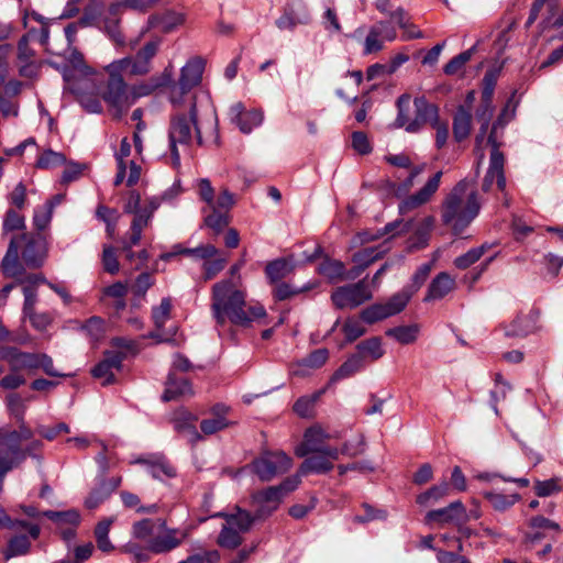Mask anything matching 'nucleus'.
I'll use <instances>...</instances> for the list:
<instances>
[{
  "mask_svg": "<svg viewBox=\"0 0 563 563\" xmlns=\"http://www.w3.org/2000/svg\"><path fill=\"white\" fill-rule=\"evenodd\" d=\"M211 310L218 325H223L228 318L233 324L247 327L254 320L266 316L262 305L246 309L245 294L235 289L231 280H222L213 285Z\"/></svg>",
  "mask_w": 563,
  "mask_h": 563,
  "instance_id": "obj_1",
  "label": "nucleus"
},
{
  "mask_svg": "<svg viewBox=\"0 0 563 563\" xmlns=\"http://www.w3.org/2000/svg\"><path fill=\"white\" fill-rule=\"evenodd\" d=\"M481 210L478 192L466 178L460 180L444 197L441 220L456 236L474 221Z\"/></svg>",
  "mask_w": 563,
  "mask_h": 563,
  "instance_id": "obj_2",
  "label": "nucleus"
},
{
  "mask_svg": "<svg viewBox=\"0 0 563 563\" xmlns=\"http://www.w3.org/2000/svg\"><path fill=\"white\" fill-rule=\"evenodd\" d=\"M175 113L172 114L168 128V143L172 157V165L175 168L180 167V153L178 145L187 147L194 140L198 145H202L201 131L198 125V111L196 97L189 99L188 111L180 107H174Z\"/></svg>",
  "mask_w": 563,
  "mask_h": 563,
  "instance_id": "obj_3",
  "label": "nucleus"
},
{
  "mask_svg": "<svg viewBox=\"0 0 563 563\" xmlns=\"http://www.w3.org/2000/svg\"><path fill=\"white\" fill-rule=\"evenodd\" d=\"M20 252L27 267L37 268L43 265L46 256L44 240L41 235L32 233L13 235L1 262L2 272L7 277H18L23 273V266L19 262Z\"/></svg>",
  "mask_w": 563,
  "mask_h": 563,
  "instance_id": "obj_4",
  "label": "nucleus"
},
{
  "mask_svg": "<svg viewBox=\"0 0 563 563\" xmlns=\"http://www.w3.org/2000/svg\"><path fill=\"white\" fill-rule=\"evenodd\" d=\"M31 437V430L23 424L18 431H9L0 435V489L9 471L19 466L27 455L36 457L33 451L42 448L41 441H33L25 450L21 449L22 441Z\"/></svg>",
  "mask_w": 563,
  "mask_h": 563,
  "instance_id": "obj_5",
  "label": "nucleus"
},
{
  "mask_svg": "<svg viewBox=\"0 0 563 563\" xmlns=\"http://www.w3.org/2000/svg\"><path fill=\"white\" fill-rule=\"evenodd\" d=\"M514 117V113H508V106H506L496 121L493 123L492 130L487 137V143L490 145L489 166L483 179L482 189L487 192L490 190L493 183L496 180L497 188L501 192L506 190V176H505V155L500 152L503 130L508 121Z\"/></svg>",
  "mask_w": 563,
  "mask_h": 563,
  "instance_id": "obj_6",
  "label": "nucleus"
},
{
  "mask_svg": "<svg viewBox=\"0 0 563 563\" xmlns=\"http://www.w3.org/2000/svg\"><path fill=\"white\" fill-rule=\"evenodd\" d=\"M119 64L112 62L104 66L108 80L100 93L101 99L107 103L114 117L121 118L132 106L129 86L125 82Z\"/></svg>",
  "mask_w": 563,
  "mask_h": 563,
  "instance_id": "obj_7",
  "label": "nucleus"
},
{
  "mask_svg": "<svg viewBox=\"0 0 563 563\" xmlns=\"http://www.w3.org/2000/svg\"><path fill=\"white\" fill-rule=\"evenodd\" d=\"M298 475L287 477L279 485L269 486L254 492L251 495V504L255 508L256 517L262 519L271 516L278 509L287 494L294 492L300 484Z\"/></svg>",
  "mask_w": 563,
  "mask_h": 563,
  "instance_id": "obj_8",
  "label": "nucleus"
},
{
  "mask_svg": "<svg viewBox=\"0 0 563 563\" xmlns=\"http://www.w3.org/2000/svg\"><path fill=\"white\" fill-rule=\"evenodd\" d=\"M205 59L199 56L191 57L181 67L177 81L172 79L169 87V101L173 107H180L185 103L186 96L202 80Z\"/></svg>",
  "mask_w": 563,
  "mask_h": 563,
  "instance_id": "obj_9",
  "label": "nucleus"
},
{
  "mask_svg": "<svg viewBox=\"0 0 563 563\" xmlns=\"http://www.w3.org/2000/svg\"><path fill=\"white\" fill-rule=\"evenodd\" d=\"M109 7L106 9L104 0H89L84 7L82 15L79 18V24L82 26L98 27L103 31L111 41L117 45H124L125 40L120 30L121 20L115 21V31L119 36L114 35L108 27L109 23Z\"/></svg>",
  "mask_w": 563,
  "mask_h": 563,
  "instance_id": "obj_10",
  "label": "nucleus"
},
{
  "mask_svg": "<svg viewBox=\"0 0 563 563\" xmlns=\"http://www.w3.org/2000/svg\"><path fill=\"white\" fill-rule=\"evenodd\" d=\"M291 467V459L283 451H266L251 464V471L262 482H269Z\"/></svg>",
  "mask_w": 563,
  "mask_h": 563,
  "instance_id": "obj_11",
  "label": "nucleus"
},
{
  "mask_svg": "<svg viewBox=\"0 0 563 563\" xmlns=\"http://www.w3.org/2000/svg\"><path fill=\"white\" fill-rule=\"evenodd\" d=\"M161 40H153L141 47L134 56H126L115 59L112 63L119 64L120 69L131 76H145L152 70V60L156 56Z\"/></svg>",
  "mask_w": 563,
  "mask_h": 563,
  "instance_id": "obj_12",
  "label": "nucleus"
},
{
  "mask_svg": "<svg viewBox=\"0 0 563 563\" xmlns=\"http://www.w3.org/2000/svg\"><path fill=\"white\" fill-rule=\"evenodd\" d=\"M373 298V291L365 279L338 287L331 294V300L338 309H354Z\"/></svg>",
  "mask_w": 563,
  "mask_h": 563,
  "instance_id": "obj_13",
  "label": "nucleus"
},
{
  "mask_svg": "<svg viewBox=\"0 0 563 563\" xmlns=\"http://www.w3.org/2000/svg\"><path fill=\"white\" fill-rule=\"evenodd\" d=\"M409 301L410 292L399 291L393 295L385 303H374L363 309L361 312V319L367 324L376 323L400 313Z\"/></svg>",
  "mask_w": 563,
  "mask_h": 563,
  "instance_id": "obj_14",
  "label": "nucleus"
},
{
  "mask_svg": "<svg viewBox=\"0 0 563 563\" xmlns=\"http://www.w3.org/2000/svg\"><path fill=\"white\" fill-rule=\"evenodd\" d=\"M157 534L148 539L147 550L155 554L168 553L178 548L187 533L176 528H168L164 519H156Z\"/></svg>",
  "mask_w": 563,
  "mask_h": 563,
  "instance_id": "obj_15",
  "label": "nucleus"
},
{
  "mask_svg": "<svg viewBox=\"0 0 563 563\" xmlns=\"http://www.w3.org/2000/svg\"><path fill=\"white\" fill-rule=\"evenodd\" d=\"M329 439L330 435L320 427H311L306 430L303 441L297 446L296 454L303 457L310 453H322L332 459H339V449L327 445L325 442Z\"/></svg>",
  "mask_w": 563,
  "mask_h": 563,
  "instance_id": "obj_16",
  "label": "nucleus"
},
{
  "mask_svg": "<svg viewBox=\"0 0 563 563\" xmlns=\"http://www.w3.org/2000/svg\"><path fill=\"white\" fill-rule=\"evenodd\" d=\"M97 80L98 77L65 87V90L73 93L80 106L89 113L102 112L101 91Z\"/></svg>",
  "mask_w": 563,
  "mask_h": 563,
  "instance_id": "obj_17",
  "label": "nucleus"
},
{
  "mask_svg": "<svg viewBox=\"0 0 563 563\" xmlns=\"http://www.w3.org/2000/svg\"><path fill=\"white\" fill-rule=\"evenodd\" d=\"M67 62L68 64L60 68L65 87L98 77V73L86 64L84 55L78 49H70Z\"/></svg>",
  "mask_w": 563,
  "mask_h": 563,
  "instance_id": "obj_18",
  "label": "nucleus"
},
{
  "mask_svg": "<svg viewBox=\"0 0 563 563\" xmlns=\"http://www.w3.org/2000/svg\"><path fill=\"white\" fill-rule=\"evenodd\" d=\"M442 175L441 170L437 172L421 189L405 198L398 206L399 213L401 216L407 214L429 202L440 187Z\"/></svg>",
  "mask_w": 563,
  "mask_h": 563,
  "instance_id": "obj_19",
  "label": "nucleus"
},
{
  "mask_svg": "<svg viewBox=\"0 0 563 563\" xmlns=\"http://www.w3.org/2000/svg\"><path fill=\"white\" fill-rule=\"evenodd\" d=\"M397 38V31L388 21H378L369 27L364 41V55L379 52L384 48V40L394 42Z\"/></svg>",
  "mask_w": 563,
  "mask_h": 563,
  "instance_id": "obj_20",
  "label": "nucleus"
},
{
  "mask_svg": "<svg viewBox=\"0 0 563 563\" xmlns=\"http://www.w3.org/2000/svg\"><path fill=\"white\" fill-rule=\"evenodd\" d=\"M415 119L408 122L406 131L409 133L418 132L426 123L433 124L439 121V108L430 103L426 97H416L413 99Z\"/></svg>",
  "mask_w": 563,
  "mask_h": 563,
  "instance_id": "obj_21",
  "label": "nucleus"
},
{
  "mask_svg": "<svg viewBox=\"0 0 563 563\" xmlns=\"http://www.w3.org/2000/svg\"><path fill=\"white\" fill-rule=\"evenodd\" d=\"M124 356L121 352H106L104 357L91 369L92 376L102 379L104 386L114 383V373L121 371Z\"/></svg>",
  "mask_w": 563,
  "mask_h": 563,
  "instance_id": "obj_22",
  "label": "nucleus"
},
{
  "mask_svg": "<svg viewBox=\"0 0 563 563\" xmlns=\"http://www.w3.org/2000/svg\"><path fill=\"white\" fill-rule=\"evenodd\" d=\"M466 509L464 505L460 500H456L444 508L428 511L424 517V521L426 523L438 522L440 525H461L466 521Z\"/></svg>",
  "mask_w": 563,
  "mask_h": 563,
  "instance_id": "obj_23",
  "label": "nucleus"
},
{
  "mask_svg": "<svg viewBox=\"0 0 563 563\" xmlns=\"http://www.w3.org/2000/svg\"><path fill=\"white\" fill-rule=\"evenodd\" d=\"M161 0H123V1H114L109 4V29L117 36L118 33L115 31V21L121 20L123 9L128 8L140 13H145L155 7Z\"/></svg>",
  "mask_w": 563,
  "mask_h": 563,
  "instance_id": "obj_24",
  "label": "nucleus"
},
{
  "mask_svg": "<svg viewBox=\"0 0 563 563\" xmlns=\"http://www.w3.org/2000/svg\"><path fill=\"white\" fill-rule=\"evenodd\" d=\"M0 360L7 361L12 372L37 368V353L22 352L14 346H4Z\"/></svg>",
  "mask_w": 563,
  "mask_h": 563,
  "instance_id": "obj_25",
  "label": "nucleus"
},
{
  "mask_svg": "<svg viewBox=\"0 0 563 563\" xmlns=\"http://www.w3.org/2000/svg\"><path fill=\"white\" fill-rule=\"evenodd\" d=\"M170 82L172 70L169 68H165L159 76H153L146 81L132 85L129 87L132 104H134L137 99L152 95L158 88L167 87Z\"/></svg>",
  "mask_w": 563,
  "mask_h": 563,
  "instance_id": "obj_26",
  "label": "nucleus"
},
{
  "mask_svg": "<svg viewBox=\"0 0 563 563\" xmlns=\"http://www.w3.org/2000/svg\"><path fill=\"white\" fill-rule=\"evenodd\" d=\"M230 112L232 121L243 133H250L254 128L261 125L264 119L263 112L260 110L245 112L241 102L233 104Z\"/></svg>",
  "mask_w": 563,
  "mask_h": 563,
  "instance_id": "obj_27",
  "label": "nucleus"
},
{
  "mask_svg": "<svg viewBox=\"0 0 563 563\" xmlns=\"http://www.w3.org/2000/svg\"><path fill=\"white\" fill-rule=\"evenodd\" d=\"M134 463L144 464L148 468V473L155 479H163L164 477L172 478L176 476V470L169 464L164 455L151 454L141 456Z\"/></svg>",
  "mask_w": 563,
  "mask_h": 563,
  "instance_id": "obj_28",
  "label": "nucleus"
},
{
  "mask_svg": "<svg viewBox=\"0 0 563 563\" xmlns=\"http://www.w3.org/2000/svg\"><path fill=\"white\" fill-rule=\"evenodd\" d=\"M196 421L197 417L185 409L177 411L173 419L174 429L178 433L186 434L191 444H196L198 441L202 440V435L195 426Z\"/></svg>",
  "mask_w": 563,
  "mask_h": 563,
  "instance_id": "obj_29",
  "label": "nucleus"
},
{
  "mask_svg": "<svg viewBox=\"0 0 563 563\" xmlns=\"http://www.w3.org/2000/svg\"><path fill=\"white\" fill-rule=\"evenodd\" d=\"M455 288V278L449 273H439L430 283L428 287L424 301L440 300L444 298Z\"/></svg>",
  "mask_w": 563,
  "mask_h": 563,
  "instance_id": "obj_30",
  "label": "nucleus"
},
{
  "mask_svg": "<svg viewBox=\"0 0 563 563\" xmlns=\"http://www.w3.org/2000/svg\"><path fill=\"white\" fill-rule=\"evenodd\" d=\"M312 455L307 457L302 464L300 465L298 476L307 475L309 473L324 474L330 472L333 468V463L335 459L328 456L322 453H311Z\"/></svg>",
  "mask_w": 563,
  "mask_h": 563,
  "instance_id": "obj_31",
  "label": "nucleus"
},
{
  "mask_svg": "<svg viewBox=\"0 0 563 563\" xmlns=\"http://www.w3.org/2000/svg\"><path fill=\"white\" fill-rule=\"evenodd\" d=\"M389 251L388 240L384 241L383 244L373 247L363 249L352 255V262L357 264L365 271L374 262L382 258Z\"/></svg>",
  "mask_w": 563,
  "mask_h": 563,
  "instance_id": "obj_32",
  "label": "nucleus"
},
{
  "mask_svg": "<svg viewBox=\"0 0 563 563\" xmlns=\"http://www.w3.org/2000/svg\"><path fill=\"white\" fill-rule=\"evenodd\" d=\"M192 395L191 384L186 378H177L173 372L168 374L166 388L162 395L164 401L174 400L180 396Z\"/></svg>",
  "mask_w": 563,
  "mask_h": 563,
  "instance_id": "obj_33",
  "label": "nucleus"
},
{
  "mask_svg": "<svg viewBox=\"0 0 563 563\" xmlns=\"http://www.w3.org/2000/svg\"><path fill=\"white\" fill-rule=\"evenodd\" d=\"M366 364L363 362L361 354L356 352L351 354L345 362L332 374L329 380V385L335 384L336 382L351 377L354 374L364 369Z\"/></svg>",
  "mask_w": 563,
  "mask_h": 563,
  "instance_id": "obj_34",
  "label": "nucleus"
},
{
  "mask_svg": "<svg viewBox=\"0 0 563 563\" xmlns=\"http://www.w3.org/2000/svg\"><path fill=\"white\" fill-rule=\"evenodd\" d=\"M390 19L395 20L397 25L402 30L401 40L410 41L416 38H422L423 33L413 24L408 18V13L401 7L397 8L390 13Z\"/></svg>",
  "mask_w": 563,
  "mask_h": 563,
  "instance_id": "obj_35",
  "label": "nucleus"
},
{
  "mask_svg": "<svg viewBox=\"0 0 563 563\" xmlns=\"http://www.w3.org/2000/svg\"><path fill=\"white\" fill-rule=\"evenodd\" d=\"M472 129V112L465 106H459L453 117V135L457 142L465 140Z\"/></svg>",
  "mask_w": 563,
  "mask_h": 563,
  "instance_id": "obj_36",
  "label": "nucleus"
},
{
  "mask_svg": "<svg viewBox=\"0 0 563 563\" xmlns=\"http://www.w3.org/2000/svg\"><path fill=\"white\" fill-rule=\"evenodd\" d=\"M184 23V15L177 12L152 14L147 19L148 29L161 27L164 33H169Z\"/></svg>",
  "mask_w": 563,
  "mask_h": 563,
  "instance_id": "obj_37",
  "label": "nucleus"
},
{
  "mask_svg": "<svg viewBox=\"0 0 563 563\" xmlns=\"http://www.w3.org/2000/svg\"><path fill=\"white\" fill-rule=\"evenodd\" d=\"M310 22V14L302 8L297 12L294 8L285 9L284 13L276 20V25L279 30H294L299 24H308Z\"/></svg>",
  "mask_w": 563,
  "mask_h": 563,
  "instance_id": "obj_38",
  "label": "nucleus"
},
{
  "mask_svg": "<svg viewBox=\"0 0 563 563\" xmlns=\"http://www.w3.org/2000/svg\"><path fill=\"white\" fill-rule=\"evenodd\" d=\"M356 353L361 354L365 364H367L368 361L373 362L379 360L385 353L382 346V339L373 336L360 342L356 345Z\"/></svg>",
  "mask_w": 563,
  "mask_h": 563,
  "instance_id": "obj_39",
  "label": "nucleus"
},
{
  "mask_svg": "<svg viewBox=\"0 0 563 563\" xmlns=\"http://www.w3.org/2000/svg\"><path fill=\"white\" fill-rule=\"evenodd\" d=\"M494 107H493V98L489 99H481V106L476 110V118L481 122V128L478 134L476 135L475 142L476 147H479L483 143L485 135L487 133L490 119L493 117Z\"/></svg>",
  "mask_w": 563,
  "mask_h": 563,
  "instance_id": "obj_40",
  "label": "nucleus"
},
{
  "mask_svg": "<svg viewBox=\"0 0 563 563\" xmlns=\"http://www.w3.org/2000/svg\"><path fill=\"white\" fill-rule=\"evenodd\" d=\"M31 550L30 536L18 534L12 537L3 551V558L9 561L15 556L26 555Z\"/></svg>",
  "mask_w": 563,
  "mask_h": 563,
  "instance_id": "obj_41",
  "label": "nucleus"
},
{
  "mask_svg": "<svg viewBox=\"0 0 563 563\" xmlns=\"http://www.w3.org/2000/svg\"><path fill=\"white\" fill-rule=\"evenodd\" d=\"M225 523L241 533L247 532L254 521L258 519L256 514L251 515L249 511L238 508L236 512L225 515Z\"/></svg>",
  "mask_w": 563,
  "mask_h": 563,
  "instance_id": "obj_42",
  "label": "nucleus"
},
{
  "mask_svg": "<svg viewBox=\"0 0 563 563\" xmlns=\"http://www.w3.org/2000/svg\"><path fill=\"white\" fill-rule=\"evenodd\" d=\"M318 273L330 282L343 280L344 278V263L339 260L324 257L318 267Z\"/></svg>",
  "mask_w": 563,
  "mask_h": 563,
  "instance_id": "obj_43",
  "label": "nucleus"
},
{
  "mask_svg": "<svg viewBox=\"0 0 563 563\" xmlns=\"http://www.w3.org/2000/svg\"><path fill=\"white\" fill-rule=\"evenodd\" d=\"M483 496L497 511H505L520 500L519 494L504 495L494 490L484 492Z\"/></svg>",
  "mask_w": 563,
  "mask_h": 563,
  "instance_id": "obj_44",
  "label": "nucleus"
},
{
  "mask_svg": "<svg viewBox=\"0 0 563 563\" xmlns=\"http://www.w3.org/2000/svg\"><path fill=\"white\" fill-rule=\"evenodd\" d=\"M292 271V265L285 258H277L269 262L265 267V274L272 284H275Z\"/></svg>",
  "mask_w": 563,
  "mask_h": 563,
  "instance_id": "obj_45",
  "label": "nucleus"
},
{
  "mask_svg": "<svg viewBox=\"0 0 563 563\" xmlns=\"http://www.w3.org/2000/svg\"><path fill=\"white\" fill-rule=\"evenodd\" d=\"M418 333L419 327L417 324L399 325L390 328L385 332L387 336L394 338L397 342L401 344L413 343L418 338Z\"/></svg>",
  "mask_w": 563,
  "mask_h": 563,
  "instance_id": "obj_46",
  "label": "nucleus"
},
{
  "mask_svg": "<svg viewBox=\"0 0 563 563\" xmlns=\"http://www.w3.org/2000/svg\"><path fill=\"white\" fill-rule=\"evenodd\" d=\"M21 284H24L23 286V295H24V302H23V317L29 316L30 313L36 311L35 305L37 302V292L35 286L37 284H34V279L30 278V275L24 279L20 282Z\"/></svg>",
  "mask_w": 563,
  "mask_h": 563,
  "instance_id": "obj_47",
  "label": "nucleus"
},
{
  "mask_svg": "<svg viewBox=\"0 0 563 563\" xmlns=\"http://www.w3.org/2000/svg\"><path fill=\"white\" fill-rule=\"evenodd\" d=\"M325 389L316 391L311 396H302L294 404V411L301 418H310L313 416L316 402L319 400Z\"/></svg>",
  "mask_w": 563,
  "mask_h": 563,
  "instance_id": "obj_48",
  "label": "nucleus"
},
{
  "mask_svg": "<svg viewBox=\"0 0 563 563\" xmlns=\"http://www.w3.org/2000/svg\"><path fill=\"white\" fill-rule=\"evenodd\" d=\"M450 486L446 482H442L441 484L434 485L430 487L428 490L419 494L416 498V501L420 506H428L430 503H437L441 498L448 495Z\"/></svg>",
  "mask_w": 563,
  "mask_h": 563,
  "instance_id": "obj_49",
  "label": "nucleus"
},
{
  "mask_svg": "<svg viewBox=\"0 0 563 563\" xmlns=\"http://www.w3.org/2000/svg\"><path fill=\"white\" fill-rule=\"evenodd\" d=\"M488 249L489 246L487 244H482L481 246L472 247L466 253L457 256L454 260L453 264L459 269H466L471 267L473 264H475L477 261H479Z\"/></svg>",
  "mask_w": 563,
  "mask_h": 563,
  "instance_id": "obj_50",
  "label": "nucleus"
},
{
  "mask_svg": "<svg viewBox=\"0 0 563 563\" xmlns=\"http://www.w3.org/2000/svg\"><path fill=\"white\" fill-rule=\"evenodd\" d=\"M111 525H112V519H104V520L100 521L96 526V529H95L97 547L99 550H101L102 552H106V553H109L114 549L113 544L111 543V541L109 539V531H110Z\"/></svg>",
  "mask_w": 563,
  "mask_h": 563,
  "instance_id": "obj_51",
  "label": "nucleus"
},
{
  "mask_svg": "<svg viewBox=\"0 0 563 563\" xmlns=\"http://www.w3.org/2000/svg\"><path fill=\"white\" fill-rule=\"evenodd\" d=\"M243 538L241 532L224 523L218 536V544L225 549H236L241 545Z\"/></svg>",
  "mask_w": 563,
  "mask_h": 563,
  "instance_id": "obj_52",
  "label": "nucleus"
},
{
  "mask_svg": "<svg viewBox=\"0 0 563 563\" xmlns=\"http://www.w3.org/2000/svg\"><path fill=\"white\" fill-rule=\"evenodd\" d=\"M476 51V45L454 56L443 68L444 74L452 76L461 71L465 64L472 58Z\"/></svg>",
  "mask_w": 563,
  "mask_h": 563,
  "instance_id": "obj_53",
  "label": "nucleus"
},
{
  "mask_svg": "<svg viewBox=\"0 0 563 563\" xmlns=\"http://www.w3.org/2000/svg\"><path fill=\"white\" fill-rule=\"evenodd\" d=\"M432 266H433V262H429V263H424V264L420 265L418 267V269L416 271V273L412 275L411 285H409L408 287H405L401 291H409L410 298H411L412 295L416 291H418L421 288V286L424 284V282L427 280V278L432 269Z\"/></svg>",
  "mask_w": 563,
  "mask_h": 563,
  "instance_id": "obj_54",
  "label": "nucleus"
},
{
  "mask_svg": "<svg viewBox=\"0 0 563 563\" xmlns=\"http://www.w3.org/2000/svg\"><path fill=\"white\" fill-rule=\"evenodd\" d=\"M43 516L57 523H69L70 526H78L80 522V515L77 510L70 509L66 511L46 510Z\"/></svg>",
  "mask_w": 563,
  "mask_h": 563,
  "instance_id": "obj_55",
  "label": "nucleus"
},
{
  "mask_svg": "<svg viewBox=\"0 0 563 563\" xmlns=\"http://www.w3.org/2000/svg\"><path fill=\"white\" fill-rule=\"evenodd\" d=\"M433 224H434V218L429 216V217H426L420 227L417 229L416 233H415V240L412 243H411V246L412 247H416V249H423L424 246L428 245V241H429V235H430V232L433 228Z\"/></svg>",
  "mask_w": 563,
  "mask_h": 563,
  "instance_id": "obj_56",
  "label": "nucleus"
},
{
  "mask_svg": "<svg viewBox=\"0 0 563 563\" xmlns=\"http://www.w3.org/2000/svg\"><path fill=\"white\" fill-rule=\"evenodd\" d=\"M530 333L528 320L523 316L516 317L509 324L505 327V335L507 338H523Z\"/></svg>",
  "mask_w": 563,
  "mask_h": 563,
  "instance_id": "obj_57",
  "label": "nucleus"
},
{
  "mask_svg": "<svg viewBox=\"0 0 563 563\" xmlns=\"http://www.w3.org/2000/svg\"><path fill=\"white\" fill-rule=\"evenodd\" d=\"M66 163V157L63 153L54 152L52 150H47L42 153L36 162V167L48 169L55 168L64 165Z\"/></svg>",
  "mask_w": 563,
  "mask_h": 563,
  "instance_id": "obj_58",
  "label": "nucleus"
},
{
  "mask_svg": "<svg viewBox=\"0 0 563 563\" xmlns=\"http://www.w3.org/2000/svg\"><path fill=\"white\" fill-rule=\"evenodd\" d=\"M232 424L233 422L229 421L227 417H212L209 419H203L200 422V429L205 435H212L221 430L229 428Z\"/></svg>",
  "mask_w": 563,
  "mask_h": 563,
  "instance_id": "obj_59",
  "label": "nucleus"
},
{
  "mask_svg": "<svg viewBox=\"0 0 563 563\" xmlns=\"http://www.w3.org/2000/svg\"><path fill=\"white\" fill-rule=\"evenodd\" d=\"M110 497L109 490L106 488L101 479H99L97 486L89 493L85 499V506L88 509H95L100 506Z\"/></svg>",
  "mask_w": 563,
  "mask_h": 563,
  "instance_id": "obj_60",
  "label": "nucleus"
},
{
  "mask_svg": "<svg viewBox=\"0 0 563 563\" xmlns=\"http://www.w3.org/2000/svg\"><path fill=\"white\" fill-rule=\"evenodd\" d=\"M172 300L170 298H163L161 303L152 309V318L155 325L161 329L165 325L170 317Z\"/></svg>",
  "mask_w": 563,
  "mask_h": 563,
  "instance_id": "obj_61",
  "label": "nucleus"
},
{
  "mask_svg": "<svg viewBox=\"0 0 563 563\" xmlns=\"http://www.w3.org/2000/svg\"><path fill=\"white\" fill-rule=\"evenodd\" d=\"M24 319H29L31 325L36 331L43 332L46 331L54 321V316L52 312L43 311H34L29 316L24 317Z\"/></svg>",
  "mask_w": 563,
  "mask_h": 563,
  "instance_id": "obj_62",
  "label": "nucleus"
},
{
  "mask_svg": "<svg viewBox=\"0 0 563 563\" xmlns=\"http://www.w3.org/2000/svg\"><path fill=\"white\" fill-rule=\"evenodd\" d=\"M81 330L85 331L92 341H98L104 334V321L100 317H91L81 325Z\"/></svg>",
  "mask_w": 563,
  "mask_h": 563,
  "instance_id": "obj_63",
  "label": "nucleus"
},
{
  "mask_svg": "<svg viewBox=\"0 0 563 563\" xmlns=\"http://www.w3.org/2000/svg\"><path fill=\"white\" fill-rule=\"evenodd\" d=\"M229 216L212 209V212L205 218L206 227L210 228L216 234H219L229 224Z\"/></svg>",
  "mask_w": 563,
  "mask_h": 563,
  "instance_id": "obj_64",
  "label": "nucleus"
}]
</instances>
